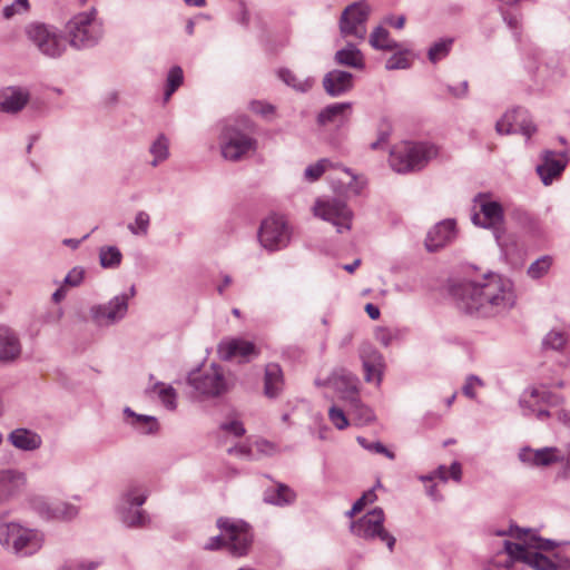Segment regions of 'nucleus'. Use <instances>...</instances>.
Listing matches in <instances>:
<instances>
[{
  "label": "nucleus",
  "instance_id": "nucleus-17",
  "mask_svg": "<svg viewBox=\"0 0 570 570\" xmlns=\"http://www.w3.org/2000/svg\"><path fill=\"white\" fill-rule=\"evenodd\" d=\"M128 312V295L120 294L102 304L90 307L89 314L92 322L99 327L112 326L122 321Z\"/></svg>",
  "mask_w": 570,
  "mask_h": 570
},
{
  "label": "nucleus",
  "instance_id": "nucleus-10",
  "mask_svg": "<svg viewBox=\"0 0 570 570\" xmlns=\"http://www.w3.org/2000/svg\"><path fill=\"white\" fill-rule=\"evenodd\" d=\"M28 40L46 57L59 58L67 49L62 32L55 26L31 23L26 28Z\"/></svg>",
  "mask_w": 570,
  "mask_h": 570
},
{
  "label": "nucleus",
  "instance_id": "nucleus-7",
  "mask_svg": "<svg viewBox=\"0 0 570 570\" xmlns=\"http://www.w3.org/2000/svg\"><path fill=\"white\" fill-rule=\"evenodd\" d=\"M0 543L19 556H31L42 546V535L16 522L0 524Z\"/></svg>",
  "mask_w": 570,
  "mask_h": 570
},
{
  "label": "nucleus",
  "instance_id": "nucleus-42",
  "mask_svg": "<svg viewBox=\"0 0 570 570\" xmlns=\"http://www.w3.org/2000/svg\"><path fill=\"white\" fill-rule=\"evenodd\" d=\"M121 253L116 246L101 247L99 252L100 265L104 268H115L121 263Z\"/></svg>",
  "mask_w": 570,
  "mask_h": 570
},
{
  "label": "nucleus",
  "instance_id": "nucleus-57",
  "mask_svg": "<svg viewBox=\"0 0 570 570\" xmlns=\"http://www.w3.org/2000/svg\"><path fill=\"white\" fill-rule=\"evenodd\" d=\"M85 277V269L80 266L73 267L71 271L68 272L63 279V284L76 287L79 286Z\"/></svg>",
  "mask_w": 570,
  "mask_h": 570
},
{
  "label": "nucleus",
  "instance_id": "nucleus-12",
  "mask_svg": "<svg viewBox=\"0 0 570 570\" xmlns=\"http://www.w3.org/2000/svg\"><path fill=\"white\" fill-rule=\"evenodd\" d=\"M371 13V8L365 0L348 4L342 12L338 28L342 37H353L358 41H364L367 29L366 22Z\"/></svg>",
  "mask_w": 570,
  "mask_h": 570
},
{
  "label": "nucleus",
  "instance_id": "nucleus-21",
  "mask_svg": "<svg viewBox=\"0 0 570 570\" xmlns=\"http://www.w3.org/2000/svg\"><path fill=\"white\" fill-rule=\"evenodd\" d=\"M217 354L226 362L244 363L249 360V341L242 337H224L217 345Z\"/></svg>",
  "mask_w": 570,
  "mask_h": 570
},
{
  "label": "nucleus",
  "instance_id": "nucleus-38",
  "mask_svg": "<svg viewBox=\"0 0 570 570\" xmlns=\"http://www.w3.org/2000/svg\"><path fill=\"white\" fill-rule=\"evenodd\" d=\"M368 42L372 48L382 51H392L399 47L397 42L390 37V32L381 26L372 31Z\"/></svg>",
  "mask_w": 570,
  "mask_h": 570
},
{
  "label": "nucleus",
  "instance_id": "nucleus-30",
  "mask_svg": "<svg viewBox=\"0 0 570 570\" xmlns=\"http://www.w3.org/2000/svg\"><path fill=\"white\" fill-rule=\"evenodd\" d=\"M284 374L277 363H268L264 372V395L268 399H277L284 390Z\"/></svg>",
  "mask_w": 570,
  "mask_h": 570
},
{
  "label": "nucleus",
  "instance_id": "nucleus-11",
  "mask_svg": "<svg viewBox=\"0 0 570 570\" xmlns=\"http://www.w3.org/2000/svg\"><path fill=\"white\" fill-rule=\"evenodd\" d=\"M562 402V395L549 391L543 384L524 390L519 399V405L522 409L523 415L535 414L541 421L550 416V412L542 407L543 405L558 406Z\"/></svg>",
  "mask_w": 570,
  "mask_h": 570
},
{
  "label": "nucleus",
  "instance_id": "nucleus-62",
  "mask_svg": "<svg viewBox=\"0 0 570 570\" xmlns=\"http://www.w3.org/2000/svg\"><path fill=\"white\" fill-rule=\"evenodd\" d=\"M377 495L375 493V489H370L365 491L361 498H358L353 504H357L358 509L362 511L368 503H373L376 501Z\"/></svg>",
  "mask_w": 570,
  "mask_h": 570
},
{
  "label": "nucleus",
  "instance_id": "nucleus-54",
  "mask_svg": "<svg viewBox=\"0 0 570 570\" xmlns=\"http://www.w3.org/2000/svg\"><path fill=\"white\" fill-rule=\"evenodd\" d=\"M481 386H483V381L479 376L471 374L465 379L462 393L466 397L474 400L476 397L475 389Z\"/></svg>",
  "mask_w": 570,
  "mask_h": 570
},
{
  "label": "nucleus",
  "instance_id": "nucleus-56",
  "mask_svg": "<svg viewBox=\"0 0 570 570\" xmlns=\"http://www.w3.org/2000/svg\"><path fill=\"white\" fill-rule=\"evenodd\" d=\"M220 429L226 434L233 435L235 438H239L244 435L246 432V429L244 428L243 423L235 419L222 423Z\"/></svg>",
  "mask_w": 570,
  "mask_h": 570
},
{
  "label": "nucleus",
  "instance_id": "nucleus-59",
  "mask_svg": "<svg viewBox=\"0 0 570 570\" xmlns=\"http://www.w3.org/2000/svg\"><path fill=\"white\" fill-rule=\"evenodd\" d=\"M385 67L387 70L407 69L410 61L403 55H393L387 59Z\"/></svg>",
  "mask_w": 570,
  "mask_h": 570
},
{
  "label": "nucleus",
  "instance_id": "nucleus-33",
  "mask_svg": "<svg viewBox=\"0 0 570 570\" xmlns=\"http://www.w3.org/2000/svg\"><path fill=\"white\" fill-rule=\"evenodd\" d=\"M334 60L337 65L355 68L358 70L364 69V56L356 45L347 42V45L337 50L334 56Z\"/></svg>",
  "mask_w": 570,
  "mask_h": 570
},
{
  "label": "nucleus",
  "instance_id": "nucleus-29",
  "mask_svg": "<svg viewBox=\"0 0 570 570\" xmlns=\"http://www.w3.org/2000/svg\"><path fill=\"white\" fill-rule=\"evenodd\" d=\"M515 548H521V543H514L505 540L502 551H499L484 567V570H513L514 563L520 562L519 552Z\"/></svg>",
  "mask_w": 570,
  "mask_h": 570
},
{
  "label": "nucleus",
  "instance_id": "nucleus-50",
  "mask_svg": "<svg viewBox=\"0 0 570 570\" xmlns=\"http://www.w3.org/2000/svg\"><path fill=\"white\" fill-rule=\"evenodd\" d=\"M252 114H255L267 121L276 117V107L262 100H252Z\"/></svg>",
  "mask_w": 570,
  "mask_h": 570
},
{
  "label": "nucleus",
  "instance_id": "nucleus-28",
  "mask_svg": "<svg viewBox=\"0 0 570 570\" xmlns=\"http://www.w3.org/2000/svg\"><path fill=\"white\" fill-rule=\"evenodd\" d=\"M22 352L18 334L7 325H0V363L17 361Z\"/></svg>",
  "mask_w": 570,
  "mask_h": 570
},
{
  "label": "nucleus",
  "instance_id": "nucleus-49",
  "mask_svg": "<svg viewBox=\"0 0 570 570\" xmlns=\"http://www.w3.org/2000/svg\"><path fill=\"white\" fill-rule=\"evenodd\" d=\"M149 224V215L146 212L140 210L136 214L135 222L128 225V229L134 235L146 236L148 234Z\"/></svg>",
  "mask_w": 570,
  "mask_h": 570
},
{
  "label": "nucleus",
  "instance_id": "nucleus-55",
  "mask_svg": "<svg viewBox=\"0 0 570 570\" xmlns=\"http://www.w3.org/2000/svg\"><path fill=\"white\" fill-rule=\"evenodd\" d=\"M561 459L558 463H561V468L557 473V478L567 480L570 478V443L564 449H561Z\"/></svg>",
  "mask_w": 570,
  "mask_h": 570
},
{
  "label": "nucleus",
  "instance_id": "nucleus-8",
  "mask_svg": "<svg viewBox=\"0 0 570 570\" xmlns=\"http://www.w3.org/2000/svg\"><path fill=\"white\" fill-rule=\"evenodd\" d=\"M385 513L376 507L357 520L351 522V532L365 541L379 539L385 542L389 550L393 551L396 539L384 528Z\"/></svg>",
  "mask_w": 570,
  "mask_h": 570
},
{
  "label": "nucleus",
  "instance_id": "nucleus-45",
  "mask_svg": "<svg viewBox=\"0 0 570 570\" xmlns=\"http://www.w3.org/2000/svg\"><path fill=\"white\" fill-rule=\"evenodd\" d=\"M101 564L102 559H70L59 570H97Z\"/></svg>",
  "mask_w": 570,
  "mask_h": 570
},
{
  "label": "nucleus",
  "instance_id": "nucleus-44",
  "mask_svg": "<svg viewBox=\"0 0 570 570\" xmlns=\"http://www.w3.org/2000/svg\"><path fill=\"white\" fill-rule=\"evenodd\" d=\"M184 81V72L179 66L170 68L167 75L165 100H168L171 95L181 86Z\"/></svg>",
  "mask_w": 570,
  "mask_h": 570
},
{
  "label": "nucleus",
  "instance_id": "nucleus-13",
  "mask_svg": "<svg viewBox=\"0 0 570 570\" xmlns=\"http://www.w3.org/2000/svg\"><path fill=\"white\" fill-rule=\"evenodd\" d=\"M257 236L264 248L274 252L288 246L292 229L283 216L271 215L262 222Z\"/></svg>",
  "mask_w": 570,
  "mask_h": 570
},
{
  "label": "nucleus",
  "instance_id": "nucleus-3",
  "mask_svg": "<svg viewBox=\"0 0 570 570\" xmlns=\"http://www.w3.org/2000/svg\"><path fill=\"white\" fill-rule=\"evenodd\" d=\"M438 153V147L430 142H404L391 150L389 161L394 171L405 174L421 170Z\"/></svg>",
  "mask_w": 570,
  "mask_h": 570
},
{
  "label": "nucleus",
  "instance_id": "nucleus-37",
  "mask_svg": "<svg viewBox=\"0 0 570 570\" xmlns=\"http://www.w3.org/2000/svg\"><path fill=\"white\" fill-rule=\"evenodd\" d=\"M346 402L348 403V414L358 425L368 424L374 420L373 411L360 401L358 395Z\"/></svg>",
  "mask_w": 570,
  "mask_h": 570
},
{
  "label": "nucleus",
  "instance_id": "nucleus-22",
  "mask_svg": "<svg viewBox=\"0 0 570 570\" xmlns=\"http://www.w3.org/2000/svg\"><path fill=\"white\" fill-rule=\"evenodd\" d=\"M561 458V448L557 446H546L537 450L525 446L519 452L520 461L530 466H549L558 463Z\"/></svg>",
  "mask_w": 570,
  "mask_h": 570
},
{
  "label": "nucleus",
  "instance_id": "nucleus-51",
  "mask_svg": "<svg viewBox=\"0 0 570 570\" xmlns=\"http://www.w3.org/2000/svg\"><path fill=\"white\" fill-rule=\"evenodd\" d=\"M356 440H357L358 444L362 448H364L365 450H368L371 452H375V453H379V454H383L386 458H389L390 460H394V458H395V454L392 451H390L381 442H371V441H368L367 439H365L363 436H357Z\"/></svg>",
  "mask_w": 570,
  "mask_h": 570
},
{
  "label": "nucleus",
  "instance_id": "nucleus-27",
  "mask_svg": "<svg viewBox=\"0 0 570 570\" xmlns=\"http://www.w3.org/2000/svg\"><path fill=\"white\" fill-rule=\"evenodd\" d=\"M354 77L351 72L334 69L323 78V88L331 97H340L348 92L354 86Z\"/></svg>",
  "mask_w": 570,
  "mask_h": 570
},
{
  "label": "nucleus",
  "instance_id": "nucleus-58",
  "mask_svg": "<svg viewBox=\"0 0 570 570\" xmlns=\"http://www.w3.org/2000/svg\"><path fill=\"white\" fill-rule=\"evenodd\" d=\"M254 444L257 454L261 456H271L277 451L276 444L265 439H257Z\"/></svg>",
  "mask_w": 570,
  "mask_h": 570
},
{
  "label": "nucleus",
  "instance_id": "nucleus-47",
  "mask_svg": "<svg viewBox=\"0 0 570 570\" xmlns=\"http://www.w3.org/2000/svg\"><path fill=\"white\" fill-rule=\"evenodd\" d=\"M360 356L363 364L384 367L382 354L370 344L362 346L360 350Z\"/></svg>",
  "mask_w": 570,
  "mask_h": 570
},
{
  "label": "nucleus",
  "instance_id": "nucleus-26",
  "mask_svg": "<svg viewBox=\"0 0 570 570\" xmlns=\"http://www.w3.org/2000/svg\"><path fill=\"white\" fill-rule=\"evenodd\" d=\"M30 92L23 87H6L0 90V112L16 114L24 108Z\"/></svg>",
  "mask_w": 570,
  "mask_h": 570
},
{
  "label": "nucleus",
  "instance_id": "nucleus-5",
  "mask_svg": "<svg viewBox=\"0 0 570 570\" xmlns=\"http://www.w3.org/2000/svg\"><path fill=\"white\" fill-rule=\"evenodd\" d=\"M217 527L222 533L208 540L205 544L206 550L214 551L226 546L234 557L247 554L249 530L245 521L219 518Z\"/></svg>",
  "mask_w": 570,
  "mask_h": 570
},
{
  "label": "nucleus",
  "instance_id": "nucleus-39",
  "mask_svg": "<svg viewBox=\"0 0 570 570\" xmlns=\"http://www.w3.org/2000/svg\"><path fill=\"white\" fill-rule=\"evenodd\" d=\"M278 78L288 87L293 88L298 92H307L314 85L313 78H298L292 70L282 68L277 72Z\"/></svg>",
  "mask_w": 570,
  "mask_h": 570
},
{
  "label": "nucleus",
  "instance_id": "nucleus-60",
  "mask_svg": "<svg viewBox=\"0 0 570 570\" xmlns=\"http://www.w3.org/2000/svg\"><path fill=\"white\" fill-rule=\"evenodd\" d=\"M395 338V333L389 327H377L375 331V340L385 347Z\"/></svg>",
  "mask_w": 570,
  "mask_h": 570
},
{
  "label": "nucleus",
  "instance_id": "nucleus-19",
  "mask_svg": "<svg viewBox=\"0 0 570 570\" xmlns=\"http://www.w3.org/2000/svg\"><path fill=\"white\" fill-rule=\"evenodd\" d=\"M541 163L537 165L535 171L544 186L551 185L554 179L559 178L569 163L567 150L556 153L546 149L540 156Z\"/></svg>",
  "mask_w": 570,
  "mask_h": 570
},
{
  "label": "nucleus",
  "instance_id": "nucleus-41",
  "mask_svg": "<svg viewBox=\"0 0 570 570\" xmlns=\"http://www.w3.org/2000/svg\"><path fill=\"white\" fill-rule=\"evenodd\" d=\"M454 39L453 38H442L435 41L428 51V58L432 63H436L438 61L444 59L450 53Z\"/></svg>",
  "mask_w": 570,
  "mask_h": 570
},
{
  "label": "nucleus",
  "instance_id": "nucleus-64",
  "mask_svg": "<svg viewBox=\"0 0 570 570\" xmlns=\"http://www.w3.org/2000/svg\"><path fill=\"white\" fill-rule=\"evenodd\" d=\"M363 368H364V372H365V380L367 382H372V381H377L380 382L381 381V374H382V370L383 367H380V366H371V365H367V364H363Z\"/></svg>",
  "mask_w": 570,
  "mask_h": 570
},
{
  "label": "nucleus",
  "instance_id": "nucleus-15",
  "mask_svg": "<svg viewBox=\"0 0 570 570\" xmlns=\"http://www.w3.org/2000/svg\"><path fill=\"white\" fill-rule=\"evenodd\" d=\"M474 203L479 204V212L473 213L471 219L475 226L492 229L497 242H500V230L504 223V210L499 202L492 200L488 194H478Z\"/></svg>",
  "mask_w": 570,
  "mask_h": 570
},
{
  "label": "nucleus",
  "instance_id": "nucleus-18",
  "mask_svg": "<svg viewBox=\"0 0 570 570\" xmlns=\"http://www.w3.org/2000/svg\"><path fill=\"white\" fill-rule=\"evenodd\" d=\"M32 510L46 520L70 521L75 519L79 509L72 503L65 501H51L45 497H35L30 501Z\"/></svg>",
  "mask_w": 570,
  "mask_h": 570
},
{
  "label": "nucleus",
  "instance_id": "nucleus-23",
  "mask_svg": "<svg viewBox=\"0 0 570 570\" xmlns=\"http://www.w3.org/2000/svg\"><path fill=\"white\" fill-rule=\"evenodd\" d=\"M328 384L344 401L358 395V379L346 368H335L328 376Z\"/></svg>",
  "mask_w": 570,
  "mask_h": 570
},
{
  "label": "nucleus",
  "instance_id": "nucleus-35",
  "mask_svg": "<svg viewBox=\"0 0 570 570\" xmlns=\"http://www.w3.org/2000/svg\"><path fill=\"white\" fill-rule=\"evenodd\" d=\"M527 111L522 108H515L507 111L495 124V130L500 135H510L518 132V124L525 118Z\"/></svg>",
  "mask_w": 570,
  "mask_h": 570
},
{
  "label": "nucleus",
  "instance_id": "nucleus-40",
  "mask_svg": "<svg viewBox=\"0 0 570 570\" xmlns=\"http://www.w3.org/2000/svg\"><path fill=\"white\" fill-rule=\"evenodd\" d=\"M149 153L154 157L150 165L157 167L169 157V140L165 135H159L149 147Z\"/></svg>",
  "mask_w": 570,
  "mask_h": 570
},
{
  "label": "nucleus",
  "instance_id": "nucleus-31",
  "mask_svg": "<svg viewBox=\"0 0 570 570\" xmlns=\"http://www.w3.org/2000/svg\"><path fill=\"white\" fill-rule=\"evenodd\" d=\"M8 441L18 450L36 451L42 445V439L37 432L18 428L10 432Z\"/></svg>",
  "mask_w": 570,
  "mask_h": 570
},
{
  "label": "nucleus",
  "instance_id": "nucleus-43",
  "mask_svg": "<svg viewBox=\"0 0 570 570\" xmlns=\"http://www.w3.org/2000/svg\"><path fill=\"white\" fill-rule=\"evenodd\" d=\"M552 257L549 255H543L535 259L533 263L530 264L528 267L527 274L532 279H540L546 274H548L549 269L552 266Z\"/></svg>",
  "mask_w": 570,
  "mask_h": 570
},
{
  "label": "nucleus",
  "instance_id": "nucleus-9",
  "mask_svg": "<svg viewBox=\"0 0 570 570\" xmlns=\"http://www.w3.org/2000/svg\"><path fill=\"white\" fill-rule=\"evenodd\" d=\"M248 125L245 119L227 121L219 134L218 144L224 159L237 161L249 150Z\"/></svg>",
  "mask_w": 570,
  "mask_h": 570
},
{
  "label": "nucleus",
  "instance_id": "nucleus-6",
  "mask_svg": "<svg viewBox=\"0 0 570 570\" xmlns=\"http://www.w3.org/2000/svg\"><path fill=\"white\" fill-rule=\"evenodd\" d=\"M149 491L140 482H131L122 492L117 510L122 523L128 528H142L149 523V517L145 510L139 509L147 498Z\"/></svg>",
  "mask_w": 570,
  "mask_h": 570
},
{
  "label": "nucleus",
  "instance_id": "nucleus-20",
  "mask_svg": "<svg viewBox=\"0 0 570 570\" xmlns=\"http://www.w3.org/2000/svg\"><path fill=\"white\" fill-rule=\"evenodd\" d=\"M24 482L23 472L13 469L0 470V518L8 514L7 504L24 485Z\"/></svg>",
  "mask_w": 570,
  "mask_h": 570
},
{
  "label": "nucleus",
  "instance_id": "nucleus-4",
  "mask_svg": "<svg viewBox=\"0 0 570 570\" xmlns=\"http://www.w3.org/2000/svg\"><path fill=\"white\" fill-rule=\"evenodd\" d=\"M69 38V45L76 49H87L95 47L104 36V26L97 19V10L91 8L89 11L75 14L65 27Z\"/></svg>",
  "mask_w": 570,
  "mask_h": 570
},
{
  "label": "nucleus",
  "instance_id": "nucleus-16",
  "mask_svg": "<svg viewBox=\"0 0 570 570\" xmlns=\"http://www.w3.org/2000/svg\"><path fill=\"white\" fill-rule=\"evenodd\" d=\"M313 210L316 217L332 223L340 234L352 227L353 212L341 199L320 198L315 202Z\"/></svg>",
  "mask_w": 570,
  "mask_h": 570
},
{
  "label": "nucleus",
  "instance_id": "nucleus-24",
  "mask_svg": "<svg viewBox=\"0 0 570 570\" xmlns=\"http://www.w3.org/2000/svg\"><path fill=\"white\" fill-rule=\"evenodd\" d=\"M455 237V222L453 219H444L429 230L425 238V248L429 252H436L452 243Z\"/></svg>",
  "mask_w": 570,
  "mask_h": 570
},
{
  "label": "nucleus",
  "instance_id": "nucleus-34",
  "mask_svg": "<svg viewBox=\"0 0 570 570\" xmlns=\"http://www.w3.org/2000/svg\"><path fill=\"white\" fill-rule=\"evenodd\" d=\"M333 168H340L346 174H348L353 180H357V177L352 173L350 168L343 167L338 163H333L328 158H321L314 164L308 165L304 170V177L308 181H316L322 177V175Z\"/></svg>",
  "mask_w": 570,
  "mask_h": 570
},
{
  "label": "nucleus",
  "instance_id": "nucleus-25",
  "mask_svg": "<svg viewBox=\"0 0 570 570\" xmlns=\"http://www.w3.org/2000/svg\"><path fill=\"white\" fill-rule=\"evenodd\" d=\"M352 114L351 102H335L324 107L316 117L320 126L333 125L337 128L348 124Z\"/></svg>",
  "mask_w": 570,
  "mask_h": 570
},
{
  "label": "nucleus",
  "instance_id": "nucleus-52",
  "mask_svg": "<svg viewBox=\"0 0 570 570\" xmlns=\"http://www.w3.org/2000/svg\"><path fill=\"white\" fill-rule=\"evenodd\" d=\"M259 42L269 52H275L279 48L285 46L284 39H276L273 32L266 30H264L263 33L259 36Z\"/></svg>",
  "mask_w": 570,
  "mask_h": 570
},
{
  "label": "nucleus",
  "instance_id": "nucleus-46",
  "mask_svg": "<svg viewBox=\"0 0 570 570\" xmlns=\"http://www.w3.org/2000/svg\"><path fill=\"white\" fill-rule=\"evenodd\" d=\"M567 343V336L561 331H550L542 340L544 351H561Z\"/></svg>",
  "mask_w": 570,
  "mask_h": 570
},
{
  "label": "nucleus",
  "instance_id": "nucleus-2",
  "mask_svg": "<svg viewBox=\"0 0 570 570\" xmlns=\"http://www.w3.org/2000/svg\"><path fill=\"white\" fill-rule=\"evenodd\" d=\"M511 535L520 540L521 548H515L520 562L531 567L534 570H558V566L541 551H551L557 543L550 539H543L532 529H522L510 527L509 532L499 531L498 535Z\"/></svg>",
  "mask_w": 570,
  "mask_h": 570
},
{
  "label": "nucleus",
  "instance_id": "nucleus-48",
  "mask_svg": "<svg viewBox=\"0 0 570 570\" xmlns=\"http://www.w3.org/2000/svg\"><path fill=\"white\" fill-rule=\"evenodd\" d=\"M156 387L158 389V397L163 405L170 411L175 410L177 406V393L175 389L164 383H157Z\"/></svg>",
  "mask_w": 570,
  "mask_h": 570
},
{
  "label": "nucleus",
  "instance_id": "nucleus-14",
  "mask_svg": "<svg viewBox=\"0 0 570 570\" xmlns=\"http://www.w3.org/2000/svg\"><path fill=\"white\" fill-rule=\"evenodd\" d=\"M188 383L207 397L220 396L228 391V381L223 368L217 364L189 374Z\"/></svg>",
  "mask_w": 570,
  "mask_h": 570
},
{
  "label": "nucleus",
  "instance_id": "nucleus-32",
  "mask_svg": "<svg viewBox=\"0 0 570 570\" xmlns=\"http://www.w3.org/2000/svg\"><path fill=\"white\" fill-rule=\"evenodd\" d=\"M296 499V492L285 483H277L264 492V501L276 507L292 505Z\"/></svg>",
  "mask_w": 570,
  "mask_h": 570
},
{
  "label": "nucleus",
  "instance_id": "nucleus-63",
  "mask_svg": "<svg viewBox=\"0 0 570 570\" xmlns=\"http://www.w3.org/2000/svg\"><path fill=\"white\" fill-rule=\"evenodd\" d=\"M518 132L522 134L523 136L529 139L535 131L537 127L532 124L531 120L528 119V114L525 115V118L518 124Z\"/></svg>",
  "mask_w": 570,
  "mask_h": 570
},
{
  "label": "nucleus",
  "instance_id": "nucleus-36",
  "mask_svg": "<svg viewBox=\"0 0 570 570\" xmlns=\"http://www.w3.org/2000/svg\"><path fill=\"white\" fill-rule=\"evenodd\" d=\"M130 425L141 434H153L158 430V422L155 416L135 413L130 407L124 410Z\"/></svg>",
  "mask_w": 570,
  "mask_h": 570
},
{
  "label": "nucleus",
  "instance_id": "nucleus-1",
  "mask_svg": "<svg viewBox=\"0 0 570 570\" xmlns=\"http://www.w3.org/2000/svg\"><path fill=\"white\" fill-rule=\"evenodd\" d=\"M451 296L462 312L479 317H494L514 307L513 282L498 273H487L479 282H461L451 286Z\"/></svg>",
  "mask_w": 570,
  "mask_h": 570
},
{
  "label": "nucleus",
  "instance_id": "nucleus-61",
  "mask_svg": "<svg viewBox=\"0 0 570 570\" xmlns=\"http://www.w3.org/2000/svg\"><path fill=\"white\" fill-rule=\"evenodd\" d=\"M29 7L28 0H16L14 3L8 6L3 9V14L6 18L12 17L17 12L26 11Z\"/></svg>",
  "mask_w": 570,
  "mask_h": 570
},
{
  "label": "nucleus",
  "instance_id": "nucleus-53",
  "mask_svg": "<svg viewBox=\"0 0 570 570\" xmlns=\"http://www.w3.org/2000/svg\"><path fill=\"white\" fill-rule=\"evenodd\" d=\"M328 419L338 430H343L348 426V419L346 417V414L336 405H333L328 410Z\"/></svg>",
  "mask_w": 570,
  "mask_h": 570
}]
</instances>
